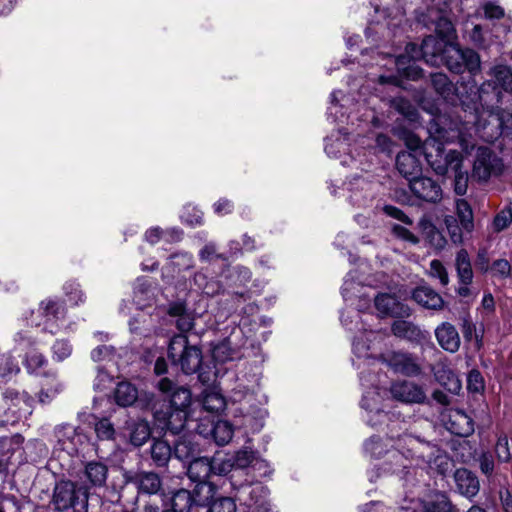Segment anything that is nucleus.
Returning a JSON list of instances; mask_svg holds the SVG:
<instances>
[{
  "mask_svg": "<svg viewBox=\"0 0 512 512\" xmlns=\"http://www.w3.org/2000/svg\"><path fill=\"white\" fill-rule=\"evenodd\" d=\"M39 312L47 321L59 320L65 315V307L59 300L46 299L40 303Z\"/></svg>",
  "mask_w": 512,
  "mask_h": 512,
  "instance_id": "nucleus-35",
  "label": "nucleus"
},
{
  "mask_svg": "<svg viewBox=\"0 0 512 512\" xmlns=\"http://www.w3.org/2000/svg\"><path fill=\"white\" fill-rule=\"evenodd\" d=\"M58 442L63 450L68 453L78 452L79 446L83 443L85 436L70 425L63 426L57 431Z\"/></svg>",
  "mask_w": 512,
  "mask_h": 512,
  "instance_id": "nucleus-25",
  "label": "nucleus"
},
{
  "mask_svg": "<svg viewBox=\"0 0 512 512\" xmlns=\"http://www.w3.org/2000/svg\"><path fill=\"white\" fill-rule=\"evenodd\" d=\"M437 381L449 392L457 394L461 389V382L458 377L445 367L438 369L435 372Z\"/></svg>",
  "mask_w": 512,
  "mask_h": 512,
  "instance_id": "nucleus-37",
  "label": "nucleus"
},
{
  "mask_svg": "<svg viewBox=\"0 0 512 512\" xmlns=\"http://www.w3.org/2000/svg\"><path fill=\"white\" fill-rule=\"evenodd\" d=\"M430 77L431 84L435 92L447 103L452 105H461L465 112L464 116L468 117L469 112L473 111L475 102H466L465 97L462 96L460 88L466 84H470V79L468 81L458 82L457 85H454L444 73H433Z\"/></svg>",
  "mask_w": 512,
  "mask_h": 512,
  "instance_id": "nucleus-7",
  "label": "nucleus"
},
{
  "mask_svg": "<svg viewBox=\"0 0 512 512\" xmlns=\"http://www.w3.org/2000/svg\"><path fill=\"white\" fill-rule=\"evenodd\" d=\"M251 470L254 472L255 476L266 477L272 473V469L267 461L258 459L255 457L254 462L252 464Z\"/></svg>",
  "mask_w": 512,
  "mask_h": 512,
  "instance_id": "nucleus-60",
  "label": "nucleus"
},
{
  "mask_svg": "<svg viewBox=\"0 0 512 512\" xmlns=\"http://www.w3.org/2000/svg\"><path fill=\"white\" fill-rule=\"evenodd\" d=\"M423 233L429 243L436 249H442L446 245V239L440 231L430 222L422 223Z\"/></svg>",
  "mask_w": 512,
  "mask_h": 512,
  "instance_id": "nucleus-44",
  "label": "nucleus"
},
{
  "mask_svg": "<svg viewBox=\"0 0 512 512\" xmlns=\"http://www.w3.org/2000/svg\"><path fill=\"white\" fill-rule=\"evenodd\" d=\"M445 62L447 68L455 74L467 70L471 76H475L481 70L480 56L472 49H453L447 53Z\"/></svg>",
  "mask_w": 512,
  "mask_h": 512,
  "instance_id": "nucleus-10",
  "label": "nucleus"
},
{
  "mask_svg": "<svg viewBox=\"0 0 512 512\" xmlns=\"http://www.w3.org/2000/svg\"><path fill=\"white\" fill-rule=\"evenodd\" d=\"M444 223L447 231L450 235L451 240L454 243H461L463 240L461 227L457 223V219L454 216L448 215L444 218Z\"/></svg>",
  "mask_w": 512,
  "mask_h": 512,
  "instance_id": "nucleus-51",
  "label": "nucleus"
},
{
  "mask_svg": "<svg viewBox=\"0 0 512 512\" xmlns=\"http://www.w3.org/2000/svg\"><path fill=\"white\" fill-rule=\"evenodd\" d=\"M24 438L20 434L11 437H0V460H3V471L7 469L11 456L22 447Z\"/></svg>",
  "mask_w": 512,
  "mask_h": 512,
  "instance_id": "nucleus-29",
  "label": "nucleus"
},
{
  "mask_svg": "<svg viewBox=\"0 0 512 512\" xmlns=\"http://www.w3.org/2000/svg\"><path fill=\"white\" fill-rule=\"evenodd\" d=\"M434 43L435 39L432 36L426 37L420 47L414 43H409L406 46V53L412 60L424 58L428 62L427 57L429 55H435V51L430 50V48L434 46Z\"/></svg>",
  "mask_w": 512,
  "mask_h": 512,
  "instance_id": "nucleus-36",
  "label": "nucleus"
},
{
  "mask_svg": "<svg viewBox=\"0 0 512 512\" xmlns=\"http://www.w3.org/2000/svg\"><path fill=\"white\" fill-rule=\"evenodd\" d=\"M376 338V333L373 331L363 332L357 336L353 341V352L359 358H369V351L371 343Z\"/></svg>",
  "mask_w": 512,
  "mask_h": 512,
  "instance_id": "nucleus-38",
  "label": "nucleus"
},
{
  "mask_svg": "<svg viewBox=\"0 0 512 512\" xmlns=\"http://www.w3.org/2000/svg\"><path fill=\"white\" fill-rule=\"evenodd\" d=\"M390 393L393 399L407 404H420L426 399V394L420 385L406 380L392 383Z\"/></svg>",
  "mask_w": 512,
  "mask_h": 512,
  "instance_id": "nucleus-14",
  "label": "nucleus"
},
{
  "mask_svg": "<svg viewBox=\"0 0 512 512\" xmlns=\"http://www.w3.org/2000/svg\"><path fill=\"white\" fill-rule=\"evenodd\" d=\"M454 480L461 495L472 498L478 494L480 489L479 480L471 471L465 468L457 469L454 473Z\"/></svg>",
  "mask_w": 512,
  "mask_h": 512,
  "instance_id": "nucleus-22",
  "label": "nucleus"
},
{
  "mask_svg": "<svg viewBox=\"0 0 512 512\" xmlns=\"http://www.w3.org/2000/svg\"><path fill=\"white\" fill-rule=\"evenodd\" d=\"M254 459H255V456H254L253 452L246 451V450L239 451V452H237L236 457H235V464L238 468H241V469L246 468V467H249L251 469Z\"/></svg>",
  "mask_w": 512,
  "mask_h": 512,
  "instance_id": "nucleus-59",
  "label": "nucleus"
},
{
  "mask_svg": "<svg viewBox=\"0 0 512 512\" xmlns=\"http://www.w3.org/2000/svg\"><path fill=\"white\" fill-rule=\"evenodd\" d=\"M151 410L157 426L164 431H169L176 435L182 431L187 420V412L166 407L165 410L158 408V400L154 395L149 396Z\"/></svg>",
  "mask_w": 512,
  "mask_h": 512,
  "instance_id": "nucleus-9",
  "label": "nucleus"
},
{
  "mask_svg": "<svg viewBox=\"0 0 512 512\" xmlns=\"http://www.w3.org/2000/svg\"><path fill=\"white\" fill-rule=\"evenodd\" d=\"M461 330L466 341L476 340L478 346L482 341V335H479L476 330L475 324L472 322L470 317H464L462 319Z\"/></svg>",
  "mask_w": 512,
  "mask_h": 512,
  "instance_id": "nucleus-50",
  "label": "nucleus"
},
{
  "mask_svg": "<svg viewBox=\"0 0 512 512\" xmlns=\"http://www.w3.org/2000/svg\"><path fill=\"white\" fill-rule=\"evenodd\" d=\"M196 452L197 447L186 438H181L175 443L174 455L181 461L190 462L195 459Z\"/></svg>",
  "mask_w": 512,
  "mask_h": 512,
  "instance_id": "nucleus-40",
  "label": "nucleus"
},
{
  "mask_svg": "<svg viewBox=\"0 0 512 512\" xmlns=\"http://www.w3.org/2000/svg\"><path fill=\"white\" fill-rule=\"evenodd\" d=\"M424 512H451L452 504L443 493L434 494L424 503Z\"/></svg>",
  "mask_w": 512,
  "mask_h": 512,
  "instance_id": "nucleus-39",
  "label": "nucleus"
},
{
  "mask_svg": "<svg viewBox=\"0 0 512 512\" xmlns=\"http://www.w3.org/2000/svg\"><path fill=\"white\" fill-rule=\"evenodd\" d=\"M196 430L204 437L211 436L220 446L229 443L233 436V428L227 421L211 422L209 427L200 423L197 425Z\"/></svg>",
  "mask_w": 512,
  "mask_h": 512,
  "instance_id": "nucleus-19",
  "label": "nucleus"
},
{
  "mask_svg": "<svg viewBox=\"0 0 512 512\" xmlns=\"http://www.w3.org/2000/svg\"><path fill=\"white\" fill-rule=\"evenodd\" d=\"M390 369L405 376H418L421 373V366L416 357L406 352H389L380 357Z\"/></svg>",
  "mask_w": 512,
  "mask_h": 512,
  "instance_id": "nucleus-12",
  "label": "nucleus"
},
{
  "mask_svg": "<svg viewBox=\"0 0 512 512\" xmlns=\"http://www.w3.org/2000/svg\"><path fill=\"white\" fill-rule=\"evenodd\" d=\"M114 355V348L112 346L101 345L91 352V357L94 361H104L112 359Z\"/></svg>",
  "mask_w": 512,
  "mask_h": 512,
  "instance_id": "nucleus-58",
  "label": "nucleus"
},
{
  "mask_svg": "<svg viewBox=\"0 0 512 512\" xmlns=\"http://www.w3.org/2000/svg\"><path fill=\"white\" fill-rule=\"evenodd\" d=\"M405 144L410 150L409 152L415 153L416 155L421 153L423 154L424 142H422L421 139L415 134H408L405 138Z\"/></svg>",
  "mask_w": 512,
  "mask_h": 512,
  "instance_id": "nucleus-62",
  "label": "nucleus"
},
{
  "mask_svg": "<svg viewBox=\"0 0 512 512\" xmlns=\"http://www.w3.org/2000/svg\"><path fill=\"white\" fill-rule=\"evenodd\" d=\"M456 210L460 219L461 227L467 232H471L474 227L473 213L468 202L464 199L457 200Z\"/></svg>",
  "mask_w": 512,
  "mask_h": 512,
  "instance_id": "nucleus-41",
  "label": "nucleus"
},
{
  "mask_svg": "<svg viewBox=\"0 0 512 512\" xmlns=\"http://www.w3.org/2000/svg\"><path fill=\"white\" fill-rule=\"evenodd\" d=\"M378 392L368 391L362 398L361 406L369 413H375L378 417L384 418L386 414L383 409L378 406Z\"/></svg>",
  "mask_w": 512,
  "mask_h": 512,
  "instance_id": "nucleus-46",
  "label": "nucleus"
},
{
  "mask_svg": "<svg viewBox=\"0 0 512 512\" xmlns=\"http://www.w3.org/2000/svg\"><path fill=\"white\" fill-rule=\"evenodd\" d=\"M449 430L460 437H467L474 432V422L470 416L461 410L450 415Z\"/></svg>",
  "mask_w": 512,
  "mask_h": 512,
  "instance_id": "nucleus-27",
  "label": "nucleus"
},
{
  "mask_svg": "<svg viewBox=\"0 0 512 512\" xmlns=\"http://www.w3.org/2000/svg\"><path fill=\"white\" fill-rule=\"evenodd\" d=\"M413 299L422 307L433 310H440L444 306L443 298L432 288L422 285L414 289Z\"/></svg>",
  "mask_w": 512,
  "mask_h": 512,
  "instance_id": "nucleus-24",
  "label": "nucleus"
},
{
  "mask_svg": "<svg viewBox=\"0 0 512 512\" xmlns=\"http://www.w3.org/2000/svg\"><path fill=\"white\" fill-rule=\"evenodd\" d=\"M394 448L388 451L389 458L395 461L396 467L392 472H398L399 468H406L404 461L411 460L416 465H427L444 475L451 467V460L445 451L438 446L421 440L411 434L404 433L394 440Z\"/></svg>",
  "mask_w": 512,
  "mask_h": 512,
  "instance_id": "nucleus-2",
  "label": "nucleus"
},
{
  "mask_svg": "<svg viewBox=\"0 0 512 512\" xmlns=\"http://www.w3.org/2000/svg\"><path fill=\"white\" fill-rule=\"evenodd\" d=\"M454 175V191L457 195H464L468 188V172L463 169V159L459 165L450 171Z\"/></svg>",
  "mask_w": 512,
  "mask_h": 512,
  "instance_id": "nucleus-43",
  "label": "nucleus"
},
{
  "mask_svg": "<svg viewBox=\"0 0 512 512\" xmlns=\"http://www.w3.org/2000/svg\"><path fill=\"white\" fill-rule=\"evenodd\" d=\"M409 188L415 197L427 203L436 204L443 198L441 185L431 177L420 175L410 180Z\"/></svg>",
  "mask_w": 512,
  "mask_h": 512,
  "instance_id": "nucleus-11",
  "label": "nucleus"
},
{
  "mask_svg": "<svg viewBox=\"0 0 512 512\" xmlns=\"http://www.w3.org/2000/svg\"><path fill=\"white\" fill-rule=\"evenodd\" d=\"M126 429L130 443L136 447L142 446L151 436L149 423L142 419L126 422Z\"/></svg>",
  "mask_w": 512,
  "mask_h": 512,
  "instance_id": "nucleus-26",
  "label": "nucleus"
},
{
  "mask_svg": "<svg viewBox=\"0 0 512 512\" xmlns=\"http://www.w3.org/2000/svg\"><path fill=\"white\" fill-rule=\"evenodd\" d=\"M151 287L152 285L150 280L144 277L138 278L134 287L135 299H137L140 295H143L146 299H149L152 295Z\"/></svg>",
  "mask_w": 512,
  "mask_h": 512,
  "instance_id": "nucleus-56",
  "label": "nucleus"
},
{
  "mask_svg": "<svg viewBox=\"0 0 512 512\" xmlns=\"http://www.w3.org/2000/svg\"><path fill=\"white\" fill-rule=\"evenodd\" d=\"M95 432L100 440H112L115 435L113 424L107 418H102L95 423Z\"/></svg>",
  "mask_w": 512,
  "mask_h": 512,
  "instance_id": "nucleus-49",
  "label": "nucleus"
},
{
  "mask_svg": "<svg viewBox=\"0 0 512 512\" xmlns=\"http://www.w3.org/2000/svg\"><path fill=\"white\" fill-rule=\"evenodd\" d=\"M430 274L439 279L443 286L449 283L448 273L439 260H432L430 263Z\"/></svg>",
  "mask_w": 512,
  "mask_h": 512,
  "instance_id": "nucleus-54",
  "label": "nucleus"
},
{
  "mask_svg": "<svg viewBox=\"0 0 512 512\" xmlns=\"http://www.w3.org/2000/svg\"><path fill=\"white\" fill-rule=\"evenodd\" d=\"M227 472L225 465L217 467L215 461H210L206 457H199L191 460L187 468L189 478L198 482L197 487L205 483L209 476L213 474H224Z\"/></svg>",
  "mask_w": 512,
  "mask_h": 512,
  "instance_id": "nucleus-13",
  "label": "nucleus"
},
{
  "mask_svg": "<svg viewBox=\"0 0 512 512\" xmlns=\"http://www.w3.org/2000/svg\"><path fill=\"white\" fill-rule=\"evenodd\" d=\"M4 396L7 401L9 400L11 402L8 409L12 410V413L18 414L19 417H25L32 413L34 400L27 393H19L15 390H6Z\"/></svg>",
  "mask_w": 512,
  "mask_h": 512,
  "instance_id": "nucleus-23",
  "label": "nucleus"
},
{
  "mask_svg": "<svg viewBox=\"0 0 512 512\" xmlns=\"http://www.w3.org/2000/svg\"><path fill=\"white\" fill-rule=\"evenodd\" d=\"M207 512H237V506L233 498L220 497L211 502Z\"/></svg>",
  "mask_w": 512,
  "mask_h": 512,
  "instance_id": "nucleus-47",
  "label": "nucleus"
},
{
  "mask_svg": "<svg viewBox=\"0 0 512 512\" xmlns=\"http://www.w3.org/2000/svg\"><path fill=\"white\" fill-rule=\"evenodd\" d=\"M66 294L69 300L74 304H78L83 301V293L75 283H69L65 285Z\"/></svg>",
  "mask_w": 512,
  "mask_h": 512,
  "instance_id": "nucleus-63",
  "label": "nucleus"
},
{
  "mask_svg": "<svg viewBox=\"0 0 512 512\" xmlns=\"http://www.w3.org/2000/svg\"><path fill=\"white\" fill-rule=\"evenodd\" d=\"M114 398L119 406H131L138 398L137 388L129 382H120L115 389Z\"/></svg>",
  "mask_w": 512,
  "mask_h": 512,
  "instance_id": "nucleus-33",
  "label": "nucleus"
},
{
  "mask_svg": "<svg viewBox=\"0 0 512 512\" xmlns=\"http://www.w3.org/2000/svg\"><path fill=\"white\" fill-rule=\"evenodd\" d=\"M62 388V384L56 382L53 387L42 389L38 394L39 402L42 404L50 403L62 391Z\"/></svg>",
  "mask_w": 512,
  "mask_h": 512,
  "instance_id": "nucleus-55",
  "label": "nucleus"
},
{
  "mask_svg": "<svg viewBox=\"0 0 512 512\" xmlns=\"http://www.w3.org/2000/svg\"><path fill=\"white\" fill-rule=\"evenodd\" d=\"M53 358L61 362L72 353V346L67 340H58L52 347Z\"/></svg>",
  "mask_w": 512,
  "mask_h": 512,
  "instance_id": "nucleus-52",
  "label": "nucleus"
},
{
  "mask_svg": "<svg viewBox=\"0 0 512 512\" xmlns=\"http://www.w3.org/2000/svg\"><path fill=\"white\" fill-rule=\"evenodd\" d=\"M225 400L218 392H206L203 396L202 406L205 411L218 413L225 408Z\"/></svg>",
  "mask_w": 512,
  "mask_h": 512,
  "instance_id": "nucleus-42",
  "label": "nucleus"
},
{
  "mask_svg": "<svg viewBox=\"0 0 512 512\" xmlns=\"http://www.w3.org/2000/svg\"><path fill=\"white\" fill-rule=\"evenodd\" d=\"M241 471L235 470L234 473ZM235 498L245 507L244 512H272L269 489L260 482L238 483L235 474L232 476Z\"/></svg>",
  "mask_w": 512,
  "mask_h": 512,
  "instance_id": "nucleus-5",
  "label": "nucleus"
},
{
  "mask_svg": "<svg viewBox=\"0 0 512 512\" xmlns=\"http://www.w3.org/2000/svg\"><path fill=\"white\" fill-rule=\"evenodd\" d=\"M151 458L156 466H165L172 456V448L167 441L158 439L154 440L151 449Z\"/></svg>",
  "mask_w": 512,
  "mask_h": 512,
  "instance_id": "nucleus-34",
  "label": "nucleus"
},
{
  "mask_svg": "<svg viewBox=\"0 0 512 512\" xmlns=\"http://www.w3.org/2000/svg\"><path fill=\"white\" fill-rule=\"evenodd\" d=\"M158 388L163 393H171L169 405L172 409L186 411L191 403V392L185 387H175L168 378H162L158 382Z\"/></svg>",
  "mask_w": 512,
  "mask_h": 512,
  "instance_id": "nucleus-17",
  "label": "nucleus"
},
{
  "mask_svg": "<svg viewBox=\"0 0 512 512\" xmlns=\"http://www.w3.org/2000/svg\"><path fill=\"white\" fill-rule=\"evenodd\" d=\"M133 482L140 492L150 495H157L162 486L159 475L154 472H139L134 476Z\"/></svg>",
  "mask_w": 512,
  "mask_h": 512,
  "instance_id": "nucleus-28",
  "label": "nucleus"
},
{
  "mask_svg": "<svg viewBox=\"0 0 512 512\" xmlns=\"http://www.w3.org/2000/svg\"><path fill=\"white\" fill-rule=\"evenodd\" d=\"M430 136L424 141L423 155L438 175H446L455 169L463 159L456 150L444 152V143L457 142L464 151L474 146L472 133L464 129L463 120L452 119L446 115H435L428 126Z\"/></svg>",
  "mask_w": 512,
  "mask_h": 512,
  "instance_id": "nucleus-1",
  "label": "nucleus"
},
{
  "mask_svg": "<svg viewBox=\"0 0 512 512\" xmlns=\"http://www.w3.org/2000/svg\"><path fill=\"white\" fill-rule=\"evenodd\" d=\"M390 106L410 120H414L417 115L415 106L403 97H395L391 99Z\"/></svg>",
  "mask_w": 512,
  "mask_h": 512,
  "instance_id": "nucleus-45",
  "label": "nucleus"
},
{
  "mask_svg": "<svg viewBox=\"0 0 512 512\" xmlns=\"http://www.w3.org/2000/svg\"><path fill=\"white\" fill-rule=\"evenodd\" d=\"M477 121L471 120V111L469 116H464L463 126L469 132H475L487 141L493 142L501 135L512 134V112L500 109L499 105L493 109H479Z\"/></svg>",
  "mask_w": 512,
  "mask_h": 512,
  "instance_id": "nucleus-4",
  "label": "nucleus"
},
{
  "mask_svg": "<svg viewBox=\"0 0 512 512\" xmlns=\"http://www.w3.org/2000/svg\"><path fill=\"white\" fill-rule=\"evenodd\" d=\"M455 265L459 282L461 284L469 285L473 280V271L468 252L465 249L458 251Z\"/></svg>",
  "mask_w": 512,
  "mask_h": 512,
  "instance_id": "nucleus-31",
  "label": "nucleus"
},
{
  "mask_svg": "<svg viewBox=\"0 0 512 512\" xmlns=\"http://www.w3.org/2000/svg\"><path fill=\"white\" fill-rule=\"evenodd\" d=\"M107 466L98 461H91L85 465L84 474L91 486L101 487L107 479Z\"/></svg>",
  "mask_w": 512,
  "mask_h": 512,
  "instance_id": "nucleus-30",
  "label": "nucleus"
},
{
  "mask_svg": "<svg viewBox=\"0 0 512 512\" xmlns=\"http://www.w3.org/2000/svg\"><path fill=\"white\" fill-rule=\"evenodd\" d=\"M503 159L488 147H479L473 163L472 177L480 182H487L504 172Z\"/></svg>",
  "mask_w": 512,
  "mask_h": 512,
  "instance_id": "nucleus-8",
  "label": "nucleus"
},
{
  "mask_svg": "<svg viewBox=\"0 0 512 512\" xmlns=\"http://www.w3.org/2000/svg\"><path fill=\"white\" fill-rule=\"evenodd\" d=\"M491 271L493 275H497L500 277H508L510 275L511 267L507 260L498 259L493 262Z\"/></svg>",
  "mask_w": 512,
  "mask_h": 512,
  "instance_id": "nucleus-61",
  "label": "nucleus"
},
{
  "mask_svg": "<svg viewBox=\"0 0 512 512\" xmlns=\"http://www.w3.org/2000/svg\"><path fill=\"white\" fill-rule=\"evenodd\" d=\"M435 337L440 347L447 352L455 353L460 348L459 333L455 326L449 322H443L436 327Z\"/></svg>",
  "mask_w": 512,
  "mask_h": 512,
  "instance_id": "nucleus-20",
  "label": "nucleus"
},
{
  "mask_svg": "<svg viewBox=\"0 0 512 512\" xmlns=\"http://www.w3.org/2000/svg\"><path fill=\"white\" fill-rule=\"evenodd\" d=\"M512 222V211L511 209H504L500 211L494 218L493 226L497 232H500L507 228Z\"/></svg>",
  "mask_w": 512,
  "mask_h": 512,
  "instance_id": "nucleus-53",
  "label": "nucleus"
},
{
  "mask_svg": "<svg viewBox=\"0 0 512 512\" xmlns=\"http://www.w3.org/2000/svg\"><path fill=\"white\" fill-rule=\"evenodd\" d=\"M391 332L395 337L419 345H424L430 342L431 339L429 331L423 330L415 323L407 320L394 321L391 325Z\"/></svg>",
  "mask_w": 512,
  "mask_h": 512,
  "instance_id": "nucleus-15",
  "label": "nucleus"
},
{
  "mask_svg": "<svg viewBox=\"0 0 512 512\" xmlns=\"http://www.w3.org/2000/svg\"><path fill=\"white\" fill-rule=\"evenodd\" d=\"M23 366L31 375L56 379V371L46 369L48 367V360L37 349H31L25 354Z\"/></svg>",
  "mask_w": 512,
  "mask_h": 512,
  "instance_id": "nucleus-18",
  "label": "nucleus"
},
{
  "mask_svg": "<svg viewBox=\"0 0 512 512\" xmlns=\"http://www.w3.org/2000/svg\"><path fill=\"white\" fill-rule=\"evenodd\" d=\"M168 357L172 364L180 367L184 374L196 373L202 364V351L194 345H189L187 336L175 335L169 343Z\"/></svg>",
  "mask_w": 512,
  "mask_h": 512,
  "instance_id": "nucleus-6",
  "label": "nucleus"
},
{
  "mask_svg": "<svg viewBox=\"0 0 512 512\" xmlns=\"http://www.w3.org/2000/svg\"><path fill=\"white\" fill-rule=\"evenodd\" d=\"M495 454L500 463H508L511 460L512 453L509 445L508 437L502 435L498 437L495 445Z\"/></svg>",
  "mask_w": 512,
  "mask_h": 512,
  "instance_id": "nucleus-48",
  "label": "nucleus"
},
{
  "mask_svg": "<svg viewBox=\"0 0 512 512\" xmlns=\"http://www.w3.org/2000/svg\"><path fill=\"white\" fill-rule=\"evenodd\" d=\"M485 18L493 20V19H501L504 17V9L496 5L493 2H486L482 6Z\"/></svg>",
  "mask_w": 512,
  "mask_h": 512,
  "instance_id": "nucleus-57",
  "label": "nucleus"
},
{
  "mask_svg": "<svg viewBox=\"0 0 512 512\" xmlns=\"http://www.w3.org/2000/svg\"><path fill=\"white\" fill-rule=\"evenodd\" d=\"M480 469L482 473L490 476L494 471V461L489 453H483L479 458Z\"/></svg>",
  "mask_w": 512,
  "mask_h": 512,
  "instance_id": "nucleus-64",
  "label": "nucleus"
},
{
  "mask_svg": "<svg viewBox=\"0 0 512 512\" xmlns=\"http://www.w3.org/2000/svg\"><path fill=\"white\" fill-rule=\"evenodd\" d=\"M375 308L382 317L390 316L395 318L409 317L411 309L398 300L394 295L381 293L375 297Z\"/></svg>",
  "mask_w": 512,
  "mask_h": 512,
  "instance_id": "nucleus-16",
  "label": "nucleus"
},
{
  "mask_svg": "<svg viewBox=\"0 0 512 512\" xmlns=\"http://www.w3.org/2000/svg\"><path fill=\"white\" fill-rule=\"evenodd\" d=\"M170 500V510L174 512H190L196 502L193 494L187 489H179L173 492Z\"/></svg>",
  "mask_w": 512,
  "mask_h": 512,
  "instance_id": "nucleus-32",
  "label": "nucleus"
},
{
  "mask_svg": "<svg viewBox=\"0 0 512 512\" xmlns=\"http://www.w3.org/2000/svg\"><path fill=\"white\" fill-rule=\"evenodd\" d=\"M488 79L479 87L471 78L470 84L460 88L466 102H475L471 111V120L477 121L479 109H493L500 105L503 93H512V68L504 64H496L487 71Z\"/></svg>",
  "mask_w": 512,
  "mask_h": 512,
  "instance_id": "nucleus-3",
  "label": "nucleus"
},
{
  "mask_svg": "<svg viewBox=\"0 0 512 512\" xmlns=\"http://www.w3.org/2000/svg\"><path fill=\"white\" fill-rule=\"evenodd\" d=\"M396 168L409 183L410 180L419 177L422 172L418 155L412 152H399L396 156Z\"/></svg>",
  "mask_w": 512,
  "mask_h": 512,
  "instance_id": "nucleus-21",
  "label": "nucleus"
}]
</instances>
